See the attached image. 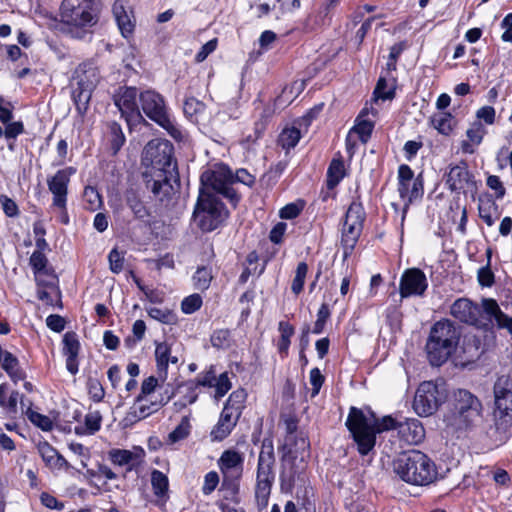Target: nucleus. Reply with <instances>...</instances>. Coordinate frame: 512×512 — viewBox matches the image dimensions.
Instances as JSON below:
<instances>
[{"instance_id":"obj_3","label":"nucleus","mask_w":512,"mask_h":512,"mask_svg":"<svg viewBox=\"0 0 512 512\" xmlns=\"http://www.w3.org/2000/svg\"><path fill=\"white\" fill-rule=\"evenodd\" d=\"M400 421L391 416H384L381 419H369L361 409L351 407L346 420V426L357 444L358 452L367 455L375 446L376 434L396 429Z\"/></svg>"},{"instance_id":"obj_29","label":"nucleus","mask_w":512,"mask_h":512,"mask_svg":"<svg viewBox=\"0 0 512 512\" xmlns=\"http://www.w3.org/2000/svg\"><path fill=\"white\" fill-rule=\"evenodd\" d=\"M38 452L43 461L50 467L62 468L63 466L68 465L66 459L47 442L40 443L38 445Z\"/></svg>"},{"instance_id":"obj_41","label":"nucleus","mask_w":512,"mask_h":512,"mask_svg":"<svg viewBox=\"0 0 512 512\" xmlns=\"http://www.w3.org/2000/svg\"><path fill=\"white\" fill-rule=\"evenodd\" d=\"M212 273L208 267H199L193 275L194 287L197 290H207L212 280Z\"/></svg>"},{"instance_id":"obj_6","label":"nucleus","mask_w":512,"mask_h":512,"mask_svg":"<svg viewBox=\"0 0 512 512\" xmlns=\"http://www.w3.org/2000/svg\"><path fill=\"white\" fill-rule=\"evenodd\" d=\"M99 0H64L61 4V21L70 26L76 38H83L86 27L97 22Z\"/></svg>"},{"instance_id":"obj_63","label":"nucleus","mask_w":512,"mask_h":512,"mask_svg":"<svg viewBox=\"0 0 512 512\" xmlns=\"http://www.w3.org/2000/svg\"><path fill=\"white\" fill-rule=\"evenodd\" d=\"M387 87V81L385 78H380L376 84V87H375V90H374V95L376 98H380L382 100H391L394 98V91L393 90H389V91H385Z\"/></svg>"},{"instance_id":"obj_26","label":"nucleus","mask_w":512,"mask_h":512,"mask_svg":"<svg viewBox=\"0 0 512 512\" xmlns=\"http://www.w3.org/2000/svg\"><path fill=\"white\" fill-rule=\"evenodd\" d=\"M8 387L6 384L0 385V406L11 418H16L18 414V402H20L22 412L29 405L25 403L24 397L18 391H12L7 394Z\"/></svg>"},{"instance_id":"obj_39","label":"nucleus","mask_w":512,"mask_h":512,"mask_svg":"<svg viewBox=\"0 0 512 512\" xmlns=\"http://www.w3.org/2000/svg\"><path fill=\"white\" fill-rule=\"evenodd\" d=\"M483 311L491 318H494L497 326L499 327L502 321L505 319L506 314L502 312L496 300L492 298H486L482 301Z\"/></svg>"},{"instance_id":"obj_9","label":"nucleus","mask_w":512,"mask_h":512,"mask_svg":"<svg viewBox=\"0 0 512 512\" xmlns=\"http://www.w3.org/2000/svg\"><path fill=\"white\" fill-rule=\"evenodd\" d=\"M224 204L213 194L200 190L193 212L196 225L203 232L217 229L227 217Z\"/></svg>"},{"instance_id":"obj_52","label":"nucleus","mask_w":512,"mask_h":512,"mask_svg":"<svg viewBox=\"0 0 512 512\" xmlns=\"http://www.w3.org/2000/svg\"><path fill=\"white\" fill-rule=\"evenodd\" d=\"M146 324L143 320H136L132 327L134 339L127 337L125 339V345L128 348H132L138 341H141L145 335Z\"/></svg>"},{"instance_id":"obj_13","label":"nucleus","mask_w":512,"mask_h":512,"mask_svg":"<svg viewBox=\"0 0 512 512\" xmlns=\"http://www.w3.org/2000/svg\"><path fill=\"white\" fill-rule=\"evenodd\" d=\"M200 180L203 186L223 195L234 206L239 202V195L231 187V184L234 182L233 173L227 166L218 165L214 169L204 171L201 174Z\"/></svg>"},{"instance_id":"obj_61","label":"nucleus","mask_w":512,"mask_h":512,"mask_svg":"<svg viewBox=\"0 0 512 512\" xmlns=\"http://www.w3.org/2000/svg\"><path fill=\"white\" fill-rule=\"evenodd\" d=\"M496 208V204L493 201L482 202L479 204V216L488 225L494 224V218L491 215V209Z\"/></svg>"},{"instance_id":"obj_49","label":"nucleus","mask_w":512,"mask_h":512,"mask_svg":"<svg viewBox=\"0 0 512 512\" xmlns=\"http://www.w3.org/2000/svg\"><path fill=\"white\" fill-rule=\"evenodd\" d=\"M453 117L449 113H440L432 118V123L435 129H437L443 135H449L452 131Z\"/></svg>"},{"instance_id":"obj_51","label":"nucleus","mask_w":512,"mask_h":512,"mask_svg":"<svg viewBox=\"0 0 512 512\" xmlns=\"http://www.w3.org/2000/svg\"><path fill=\"white\" fill-rule=\"evenodd\" d=\"M202 303V297L195 293L182 300L181 310L185 314H192L201 308Z\"/></svg>"},{"instance_id":"obj_8","label":"nucleus","mask_w":512,"mask_h":512,"mask_svg":"<svg viewBox=\"0 0 512 512\" xmlns=\"http://www.w3.org/2000/svg\"><path fill=\"white\" fill-rule=\"evenodd\" d=\"M494 432L500 437L512 428V379L507 375L497 378L493 386Z\"/></svg>"},{"instance_id":"obj_17","label":"nucleus","mask_w":512,"mask_h":512,"mask_svg":"<svg viewBox=\"0 0 512 512\" xmlns=\"http://www.w3.org/2000/svg\"><path fill=\"white\" fill-rule=\"evenodd\" d=\"M398 192L400 197L406 201L405 208L413 200L419 199L423 195L422 176L418 175L414 178V172L406 164L401 165L398 169Z\"/></svg>"},{"instance_id":"obj_14","label":"nucleus","mask_w":512,"mask_h":512,"mask_svg":"<svg viewBox=\"0 0 512 512\" xmlns=\"http://www.w3.org/2000/svg\"><path fill=\"white\" fill-rule=\"evenodd\" d=\"M446 393L432 381L421 383L416 391L413 408L420 416H430L445 401Z\"/></svg>"},{"instance_id":"obj_58","label":"nucleus","mask_w":512,"mask_h":512,"mask_svg":"<svg viewBox=\"0 0 512 512\" xmlns=\"http://www.w3.org/2000/svg\"><path fill=\"white\" fill-rule=\"evenodd\" d=\"M110 270L113 273H120L123 270L124 265V257L123 255L117 250L113 249L110 251L108 255Z\"/></svg>"},{"instance_id":"obj_5","label":"nucleus","mask_w":512,"mask_h":512,"mask_svg":"<svg viewBox=\"0 0 512 512\" xmlns=\"http://www.w3.org/2000/svg\"><path fill=\"white\" fill-rule=\"evenodd\" d=\"M459 340L460 331L450 320L443 319L434 323L425 345L430 364H444L455 352Z\"/></svg>"},{"instance_id":"obj_32","label":"nucleus","mask_w":512,"mask_h":512,"mask_svg":"<svg viewBox=\"0 0 512 512\" xmlns=\"http://www.w3.org/2000/svg\"><path fill=\"white\" fill-rule=\"evenodd\" d=\"M102 415L99 411H89L84 417V426H76L78 435H93L101 428Z\"/></svg>"},{"instance_id":"obj_11","label":"nucleus","mask_w":512,"mask_h":512,"mask_svg":"<svg viewBox=\"0 0 512 512\" xmlns=\"http://www.w3.org/2000/svg\"><path fill=\"white\" fill-rule=\"evenodd\" d=\"M139 101L142 111L149 119L167 130L172 137L177 138L181 135L169 117L162 95L154 90H145L139 94Z\"/></svg>"},{"instance_id":"obj_44","label":"nucleus","mask_w":512,"mask_h":512,"mask_svg":"<svg viewBox=\"0 0 512 512\" xmlns=\"http://www.w3.org/2000/svg\"><path fill=\"white\" fill-rule=\"evenodd\" d=\"M63 354L65 356H78L80 343L75 332H67L63 336Z\"/></svg>"},{"instance_id":"obj_19","label":"nucleus","mask_w":512,"mask_h":512,"mask_svg":"<svg viewBox=\"0 0 512 512\" xmlns=\"http://www.w3.org/2000/svg\"><path fill=\"white\" fill-rule=\"evenodd\" d=\"M306 469V463L304 462V456H301L299 460L295 455L287 454L281 455V466H280V482L281 488L284 490H291L297 481H303L302 475Z\"/></svg>"},{"instance_id":"obj_21","label":"nucleus","mask_w":512,"mask_h":512,"mask_svg":"<svg viewBox=\"0 0 512 512\" xmlns=\"http://www.w3.org/2000/svg\"><path fill=\"white\" fill-rule=\"evenodd\" d=\"M445 183L452 192H461L465 188L474 185L473 176L468 170L465 161L455 165H449L445 174Z\"/></svg>"},{"instance_id":"obj_25","label":"nucleus","mask_w":512,"mask_h":512,"mask_svg":"<svg viewBox=\"0 0 512 512\" xmlns=\"http://www.w3.org/2000/svg\"><path fill=\"white\" fill-rule=\"evenodd\" d=\"M239 416L230 412L228 408H223L220 418L217 424L214 426L212 431L210 432V437L212 441H222L224 440L236 426Z\"/></svg>"},{"instance_id":"obj_53","label":"nucleus","mask_w":512,"mask_h":512,"mask_svg":"<svg viewBox=\"0 0 512 512\" xmlns=\"http://www.w3.org/2000/svg\"><path fill=\"white\" fill-rule=\"evenodd\" d=\"M330 317V309L327 303H323L317 313V320L314 323L312 332L314 334H320L323 332L325 323Z\"/></svg>"},{"instance_id":"obj_12","label":"nucleus","mask_w":512,"mask_h":512,"mask_svg":"<svg viewBox=\"0 0 512 512\" xmlns=\"http://www.w3.org/2000/svg\"><path fill=\"white\" fill-rule=\"evenodd\" d=\"M75 83L72 86V98L77 110H87L92 92L99 81V73L91 64H82L75 71Z\"/></svg>"},{"instance_id":"obj_22","label":"nucleus","mask_w":512,"mask_h":512,"mask_svg":"<svg viewBox=\"0 0 512 512\" xmlns=\"http://www.w3.org/2000/svg\"><path fill=\"white\" fill-rule=\"evenodd\" d=\"M244 456L242 453L228 449L218 459V467L225 480L239 479L243 472Z\"/></svg>"},{"instance_id":"obj_59","label":"nucleus","mask_w":512,"mask_h":512,"mask_svg":"<svg viewBox=\"0 0 512 512\" xmlns=\"http://www.w3.org/2000/svg\"><path fill=\"white\" fill-rule=\"evenodd\" d=\"M47 258L43 252L34 251L30 257V265L34 273H40L45 270L47 265Z\"/></svg>"},{"instance_id":"obj_50","label":"nucleus","mask_w":512,"mask_h":512,"mask_svg":"<svg viewBox=\"0 0 512 512\" xmlns=\"http://www.w3.org/2000/svg\"><path fill=\"white\" fill-rule=\"evenodd\" d=\"M110 129V143L113 154H116L125 143V136L122 132L120 125L113 122L109 126Z\"/></svg>"},{"instance_id":"obj_45","label":"nucleus","mask_w":512,"mask_h":512,"mask_svg":"<svg viewBox=\"0 0 512 512\" xmlns=\"http://www.w3.org/2000/svg\"><path fill=\"white\" fill-rule=\"evenodd\" d=\"M307 272L308 265L305 262L298 263L295 271V276L291 284V290L294 294L298 295L303 291Z\"/></svg>"},{"instance_id":"obj_36","label":"nucleus","mask_w":512,"mask_h":512,"mask_svg":"<svg viewBox=\"0 0 512 512\" xmlns=\"http://www.w3.org/2000/svg\"><path fill=\"white\" fill-rule=\"evenodd\" d=\"M109 455L111 461L116 465L132 467L136 464V455L129 450L113 449Z\"/></svg>"},{"instance_id":"obj_60","label":"nucleus","mask_w":512,"mask_h":512,"mask_svg":"<svg viewBox=\"0 0 512 512\" xmlns=\"http://www.w3.org/2000/svg\"><path fill=\"white\" fill-rule=\"evenodd\" d=\"M219 483L218 473L215 471L208 472L204 477L202 492L204 495H210Z\"/></svg>"},{"instance_id":"obj_34","label":"nucleus","mask_w":512,"mask_h":512,"mask_svg":"<svg viewBox=\"0 0 512 512\" xmlns=\"http://www.w3.org/2000/svg\"><path fill=\"white\" fill-rule=\"evenodd\" d=\"M183 111L191 122L198 123L205 111V104L194 97H189L184 102Z\"/></svg>"},{"instance_id":"obj_56","label":"nucleus","mask_w":512,"mask_h":512,"mask_svg":"<svg viewBox=\"0 0 512 512\" xmlns=\"http://www.w3.org/2000/svg\"><path fill=\"white\" fill-rule=\"evenodd\" d=\"M213 387L216 388L215 397L217 399L223 397L231 389V383L227 372L221 373L218 378L216 377Z\"/></svg>"},{"instance_id":"obj_48","label":"nucleus","mask_w":512,"mask_h":512,"mask_svg":"<svg viewBox=\"0 0 512 512\" xmlns=\"http://www.w3.org/2000/svg\"><path fill=\"white\" fill-rule=\"evenodd\" d=\"M25 413L28 419L43 431H50L53 428L52 420L46 415L31 410L30 404L27 406Z\"/></svg>"},{"instance_id":"obj_2","label":"nucleus","mask_w":512,"mask_h":512,"mask_svg":"<svg viewBox=\"0 0 512 512\" xmlns=\"http://www.w3.org/2000/svg\"><path fill=\"white\" fill-rule=\"evenodd\" d=\"M444 421L452 431L465 435H488V427H491L482 401L466 389L454 391L453 408Z\"/></svg>"},{"instance_id":"obj_28","label":"nucleus","mask_w":512,"mask_h":512,"mask_svg":"<svg viewBox=\"0 0 512 512\" xmlns=\"http://www.w3.org/2000/svg\"><path fill=\"white\" fill-rule=\"evenodd\" d=\"M113 15L116 19L117 25L121 31V34L127 38L132 34L134 30V23L131 20V16L127 11L125 1L117 0L113 4Z\"/></svg>"},{"instance_id":"obj_40","label":"nucleus","mask_w":512,"mask_h":512,"mask_svg":"<svg viewBox=\"0 0 512 512\" xmlns=\"http://www.w3.org/2000/svg\"><path fill=\"white\" fill-rule=\"evenodd\" d=\"M148 315L163 324L172 325L177 322V316L169 309H162L158 307H150L147 309Z\"/></svg>"},{"instance_id":"obj_62","label":"nucleus","mask_w":512,"mask_h":512,"mask_svg":"<svg viewBox=\"0 0 512 512\" xmlns=\"http://www.w3.org/2000/svg\"><path fill=\"white\" fill-rule=\"evenodd\" d=\"M216 381V372L213 366L209 368L205 373L200 374L197 377L195 385L203 387H213Z\"/></svg>"},{"instance_id":"obj_42","label":"nucleus","mask_w":512,"mask_h":512,"mask_svg":"<svg viewBox=\"0 0 512 512\" xmlns=\"http://www.w3.org/2000/svg\"><path fill=\"white\" fill-rule=\"evenodd\" d=\"M151 484L154 494L158 497H162L168 491V478L161 471L154 470L151 474Z\"/></svg>"},{"instance_id":"obj_33","label":"nucleus","mask_w":512,"mask_h":512,"mask_svg":"<svg viewBox=\"0 0 512 512\" xmlns=\"http://www.w3.org/2000/svg\"><path fill=\"white\" fill-rule=\"evenodd\" d=\"M345 176V166L342 159H333L327 170V187L333 189Z\"/></svg>"},{"instance_id":"obj_54","label":"nucleus","mask_w":512,"mask_h":512,"mask_svg":"<svg viewBox=\"0 0 512 512\" xmlns=\"http://www.w3.org/2000/svg\"><path fill=\"white\" fill-rule=\"evenodd\" d=\"M210 341L213 347H228L230 342V331L228 329L215 330L211 335Z\"/></svg>"},{"instance_id":"obj_55","label":"nucleus","mask_w":512,"mask_h":512,"mask_svg":"<svg viewBox=\"0 0 512 512\" xmlns=\"http://www.w3.org/2000/svg\"><path fill=\"white\" fill-rule=\"evenodd\" d=\"M88 392L94 402H100L104 398L105 391L98 379L90 378L88 380Z\"/></svg>"},{"instance_id":"obj_46","label":"nucleus","mask_w":512,"mask_h":512,"mask_svg":"<svg viewBox=\"0 0 512 512\" xmlns=\"http://www.w3.org/2000/svg\"><path fill=\"white\" fill-rule=\"evenodd\" d=\"M299 140L300 131L295 127L284 129L279 136V143L284 149L295 147Z\"/></svg>"},{"instance_id":"obj_38","label":"nucleus","mask_w":512,"mask_h":512,"mask_svg":"<svg viewBox=\"0 0 512 512\" xmlns=\"http://www.w3.org/2000/svg\"><path fill=\"white\" fill-rule=\"evenodd\" d=\"M126 203L136 218L144 219L149 216L148 209L134 192L127 194Z\"/></svg>"},{"instance_id":"obj_57","label":"nucleus","mask_w":512,"mask_h":512,"mask_svg":"<svg viewBox=\"0 0 512 512\" xmlns=\"http://www.w3.org/2000/svg\"><path fill=\"white\" fill-rule=\"evenodd\" d=\"M373 130V124L370 121L363 120L357 123L354 128L352 129V132L359 135L360 140L365 143L371 136Z\"/></svg>"},{"instance_id":"obj_1","label":"nucleus","mask_w":512,"mask_h":512,"mask_svg":"<svg viewBox=\"0 0 512 512\" xmlns=\"http://www.w3.org/2000/svg\"><path fill=\"white\" fill-rule=\"evenodd\" d=\"M174 147L168 140L153 139L142 154V177L146 188L160 201L169 199L180 187L177 162L173 158Z\"/></svg>"},{"instance_id":"obj_47","label":"nucleus","mask_w":512,"mask_h":512,"mask_svg":"<svg viewBox=\"0 0 512 512\" xmlns=\"http://www.w3.org/2000/svg\"><path fill=\"white\" fill-rule=\"evenodd\" d=\"M83 198L85 202V208L90 211H96L102 205L101 196L94 187H85Z\"/></svg>"},{"instance_id":"obj_4","label":"nucleus","mask_w":512,"mask_h":512,"mask_svg":"<svg viewBox=\"0 0 512 512\" xmlns=\"http://www.w3.org/2000/svg\"><path fill=\"white\" fill-rule=\"evenodd\" d=\"M393 471L401 480L417 486L429 485L437 478L435 463L419 450L400 454L393 461Z\"/></svg>"},{"instance_id":"obj_18","label":"nucleus","mask_w":512,"mask_h":512,"mask_svg":"<svg viewBox=\"0 0 512 512\" xmlns=\"http://www.w3.org/2000/svg\"><path fill=\"white\" fill-rule=\"evenodd\" d=\"M428 288V280L425 273L419 268L406 269L400 278L399 293L401 298L412 296H424Z\"/></svg>"},{"instance_id":"obj_20","label":"nucleus","mask_w":512,"mask_h":512,"mask_svg":"<svg viewBox=\"0 0 512 512\" xmlns=\"http://www.w3.org/2000/svg\"><path fill=\"white\" fill-rule=\"evenodd\" d=\"M166 403L167 401H164L163 398L159 400H153L152 397L137 396L134 404L127 412L124 421L126 424L132 425L157 412Z\"/></svg>"},{"instance_id":"obj_23","label":"nucleus","mask_w":512,"mask_h":512,"mask_svg":"<svg viewBox=\"0 0 512 512\" xmlns=\"http://www.w3.org/2000/svg\"><path fill=\"white\" fill-rule=\"evenodd\" d=\"M450 314L460 322L477 325L481 315L480 307L467 298L457 299L450 308Z\"/></svg>"},{"instance_id":"obj_37","label":"nucleus","mask_w":512,"mask_h":512,"mask_svg":"<svg viewBox=\"0 0 512 512\" xmlns=\"http://www.w3.org/2000/svg\"><path fill=\"white\" fill-rule=\"evenodd\" d=\"M197 388V385H195L193 381L186 382L179 387V389H185V394L181 399L174 403L177 409L185 408L187 405L193 404L197 400Z\"/></svg>"},{"instance_id":"obj_35","label":"nucleus","mask_w":512,"mask_h":512,"mask_svg":"<svg viewBox=\"0 0 512 512\" xmlns=\"http://www.w3.org/2000/svg\"><path fill=\"white\" fill-rule=\"evenodd\" d=\"M246 397L247 394L245 390H235L230 394L224 408H228L230 412H233V414L236 413V415L240 417L244 408Z\"/></svg>"},{"instance_id":"obj_16","label":"nucleus","mask_w":512,"mask_h":512,"mask_svg":"<svg viewBox=\"0 0 512 512\" xmlns=\"http://www.w3.org/2000/svg\"><path fill=\"white\" fill-rule=\"evenodd\" d=\"M76 168L65 167L47 179V186L52 194V206L64 212L67 205L68 185Z\"/></svg>"},{"instance_id":"obj_7","label":"nucleus","mask_w":512,"mask_h":512,"mask_svg":"<svg viewBox=\"0 0 512 512\" xmlns=\"http://www.w3.org/2000/svg\"><path fill=\"white\" fill-rule=\"evenodd\" d=\"M274 464L273 441L270 438H264L258 456L255 488V498L260 509L268 505L272 485L275 480Z\"/></svg>"},{"instance_id":"obj_24","label":"nucleus","mask_w":512,"mask_h":512,"mask_svg":"<svg viewBox=\"0 0 512 512\" xmlns=\"http://www.w3.org/2000/svg\"><path fill=\"white\" fill-rule=\"evenodd\" d=\"M398 434L409 444H419L425 438V429L418 419L410 418L400 421Z\"/></svg>"},{"instance_id":"obj_30","label":"nucleus","mask_w":512,"mask_h":512,"mask_svg":"<svg viewBox=\"0 0 512 512\" xmlns=\"http://www.w3.org/2000/svg\"><path fill=\"white\" fill-rule=\"evenodd\" d=\"M485 129L481 123H474L467 131L466 136L468 141H463L461 149L464 153L473 154L474 146L479 145L485 135Z\"/></svg>"},{"instance_id":"obj_10","label":"nucleus","mask_w":512,"mask_h":512,"mask_svg":"<svg viewBox=\"0 0 512 512\" xmlns=\"http://www.w3.org/2000/svg\"><path fill=\"white\" fill-rule=\"evenodd\" d=\"M366 214L360 202L353 201L345 214L341 228L343 257L347 259L353 252L363 230Z\"/></svg>"},{"instance_id":"obj_43","label":"nucleus","mask_w":512,"mask_h":512,"mask_svg":"<svg viewBox=\"0 0 512 512\" xmlns=\"http://www.w3.org/2000/svg\"><path fill=\"white\" fill-rule=\"evenodd\" d=\"M190 429H191V425H190L189 417L184 416L181 419L178 426L172 432L169 433L168 440L171 443H176L178 441H181L188 437V435L190 434Z\"/></svg>"},{"instance_id":"obj_15","label":"nucleus","mask_w":512,"mask_h":512,"mask_svg":"<svg viewBox=\"0 0 512 512\" xmlns=\"http://www.w3.org/2000/svg\"><path fill=\"white\" fill-rule=\"evenodd\" d=\"M139 94L136 87H120L113 96L115 106L129 126L144 121L137 101Z\"/></svg>"},{"instance_id":"obj_31","label":"nucleus","mask_w":512,"mask_h":512,"mask_svg":"<svg viewBox=\"0 0 512 512\" xmlns=\"http://www.w3.org/2000/svg\"><path fill=\"white\" fill-rule=\"evenodd\" d=\"M171 354V348L166 342L157 343L155 349V358L157 363L158 378L164 381L167 377L168 359Z\"/></svg>"},{"instance_id":"obj_64","label":"nucleus","mask_w":512,"mask_h":512,"mask_svg":"<svg viewBox=\"0 0 512 512\" xmlns=\"http://www.w3.org/2000/svg\"><path fill=\"white\" fill-rule=\"evenodd\" d=\"M501 26L505 31L501 38L504 42H512V13L507 14L501 22Z\"/></svg>"},{"instance_id":"obj_27","label":"nucleus","mask_w":512,"mask_h":512,"mask_svg":"<svg viewBox=\"0 0 512 512\" xmlns=\"http://www.w3.org/2000/svg\"><path fill=\"white\" fill-rule=\"evenodd\" d=\"M310 444L308 439L303 433H299L296 435H286L284 438L283 445L279 448L281 454L295 455L298 457L300 454H303L309 450Z\"/></svg>"}]
</instances>
